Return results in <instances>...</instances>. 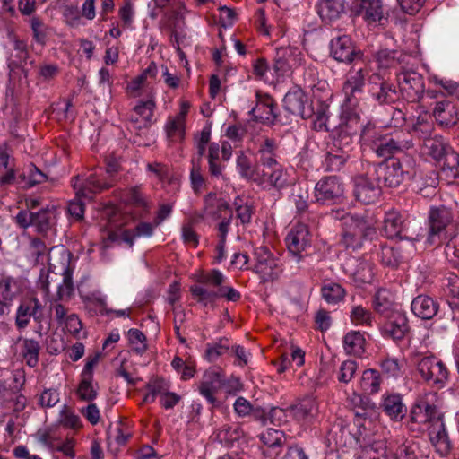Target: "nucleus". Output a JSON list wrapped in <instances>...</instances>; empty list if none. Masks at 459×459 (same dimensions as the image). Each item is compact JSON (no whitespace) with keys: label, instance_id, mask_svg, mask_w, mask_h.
<instances>
[{"label":"nucleus","instance_id":"nucleus-1","mask_svg":"<svg viewBox=\"0 0 459 459\" xmlns=\"http://www.w3.org/2000/svg\"><path fill=\"white\" fill-rule=\"evenodd\" d=\"M371 175L377 178L381 186L396 188L404 181L416 176V161L412 156L404 154L401 158H389L378 163L368 165Z\"/></svg>","mask_w":459,"mask_h":459},{"label":"nucleus","instance_id":"nucleus-2","mask_svg":"<svg viewBox=\"0 0 459 459\" xmlns=\"http://www.w3.org/2000/svg\"><path fill=\"white\" fill-rule=\"evenodd\" d=\"M336 218L342 221L341 244L346 249H359L366 241L372 240L377 235L376 222L366 213L346 212Z\"/></svg>","mask_w":459,"mask_h":459},{"label":"nucleus","instance_id":"nucleus-3","mask_svg":"<svg viewBox=\"0 0 459 459\" xmlns=\"http://www.w3.org/2000/svg\"><path fill=\"white\" fill-rule=\"evenodd\" d=\"M411 360L415 375L430 386L443 387L448 380L449 371L446 364L432 353L411 354Z\"/></svg>","mask_w":459,"mask_h":459},{"label":"nucleus","instance_id":"nucleus-4","mask_svg":"<svg viewBox=\"0 0 459 459\" xmlns=\"http://www.w3.org/2000/svg\"><path fill=\"white\" fill-rule=\"evenodd\" d=\"M454 224L452 209L444 205L429 207L427 218L428 231L425 243L429 246H440L450 238L449 230Z\"/></svg>","mask_w":459,"mask_h":459},{"label":"nucleus","instance_id":"nucleus-5","mask_svg":"<svg viewBox=\"0 0 459 459\" xmlns=\"http://www.w3.org/2000/svg\"><path fill=\"white\" fill-rule=\"evenodd\" d=\"M314 196L320 204H338L344 200V185L336 176L323 177L315 186Z\"/></svg>","mask_w":459,"mask_h":459},{"label":"nucleus","instance_id":"nucleus-6","mask_svg":"<svg viewBox=\"0 0 459 459\" xmlns=\"http://www.w3.org/2000/svg\"><path fill=\"white\" fill-rule=\"evenodd\" d=\"M330 56L339 63L351 65L363 56L362 51L357 47L351 35L340 34L333 36L329 42Z\"/></svg>","mask_w":459,"mask_h":459},{"label":"nucleus","instance_id":"nucleus-7","mask_svg":"<svg viewBox=\"0 0 459 459\" xmlns=\"http://www.w3.org/2000/svg\"><path fill=\"white\" fill-rule=\"evenodd\" d=\"M412 146L411 135L407 132L396 130L391 134H384L374 152L378 157L385 160L394 158V154L404 152Z\"/></svg>","mask_w":459,"mask_h":459},{"label":"nucleus","instance_id":"nucleus-8","mask_svg":"<svg viewBox=\"0 0 459 459\" xmlns=\"http://www.w3.org/2000/svg\"><path fill=\"white\" fill-rule=\"evenodd\" d=\"M382 194V186L377 178L371 175L368 166L365 174L356 176L353 179V195L357 201L364 204L376 203Z\"/></svg>","mask_w":459,"mask_h":459},{"label":"nucleus","instance_id":"nucleus-9","mask_svg":"<svg viewBox=\"0 0 459 459\" xmlns=\"http://www.w3.org/2000/svg\"><path fill=\"white\" fill-rule=\"evenodd\" d=\"M402 97L411 103L420 101L426 92L423 75L414 70H404L397 74Z\"/></svg>","mask_w":459,"mask_h":459},{"label":"nucleus","instance_id":"nucleus-10","mask_svg":"<svg viewBox=\"0 0 459 459\" xmlns=\"http://www.w3.org/2000/svg\"><path fill=\"white\" fill-rule=\"evenodd\" d=\"M255 264L254 272L257 273L263 282L273 281L279 278L282 268L267 247H260L255 251Z\"/></svg>","mask_w":459,"mask_h":459},{"label":"nucleus","instance_id":"nucleus-11","mask_svg":"<svg viewBox=\"0 0 459 459\" xmlns=\"http://www.w3.org/2000/svg\"><path fill=\"white\" fill-rule=\"evenodd\" d=\"M368 73L364 68L351 69L342 85L344 101L342 106L356 108L364 91L365 80Z\"/></svg>","mask_w":459,"mask_h":459},{"label":"nucleus","instance_id":"nucleus-12","mask_svg":"<svg viewBox=\"0 0 459 459\" xmlns=\"http://www.w3.org/2000/svg\"><path fill=\"white\" fill-rule=\"evenodd\" d=\"M31 318L35 323L47 321L48 319L44 306L36 297L27 298L18 306L15 316L16 327L19 330L26 328Z\"/></svg>","mask_w":459,"mask_h":459},{"label":"nucleus","instance_id":"nucleus-13","mask_svg":"<svg viewBox=\"0 0 459 459\" xmlns=\"http://www.w3.org/2000/svg\"><path fill=\"white\" fill-rule=\"evenodd\" d=\"M284 109L292 115L307 119L313 116V109L305 91L299 86L289 90L283 98Z\"/></svg>","mask_w":459,"mask_h":459},{"label":"nucleus","instance_id":"nucleus-14","mask_svg":"<svg viewBox=\"0 0 459 459\" xmlns=\"http://www.w3.org/2000/svg\"><path fill=\"white\" fill-rule=\"evenodd\" d=\"M258 102L250 111L249 115L253 116L255 121L262 122L267 126L275 124H284L281 116L277 113L276 103L269 97L265 96L264 100H260V94H255Z\"/></svg>","mask_w":459,"mask_h":459},{"label":"nucleus","instance_id":"nucleus-15","mask_svg":"<svg viewBox=\"0 0 459 459\" xmlns=\"http://www.w3.org/2000/svg\"><path fill=\"white\" fill-rule=\"evenodd\" d=\"M442 418L443 415L439 412L437 407L425 400L415 403L410 411L411 421L420 425L429 424V426H431Z\"/></svg>","mask_w":459,"mask_h":459},{"label":"nucleus","instance_id":"nucleus-16","mask_svg":"<svg viewBox=\"0 0 459 459\" xmlns=\"http://www.w3.org/2000/svg\"><path fill=\"white\" fill-rule=\"evenodd\" d=\"M289 252L292 254L298 264L301 259L300 253L310 244L309 232L304 224L297 225L291 229L286 238Z\"/></svg>","mask_w":459,"mask_h":459},{"label":"nucleus","instance_id":"nucleus-17","mask_svg":"<svg viewBox=\"0 0 459 459\" xmlns=\"http://www.w3.org/2000/svg\"><path fill=\"white\" fill-rule=\"evenodd\" d=\"M223 382L221 371L210 368L204 372L198 390L209 403L214 405L217 403L215 394L221 388Z\"/></svg>","mask_w":459,"mask_h":459},{"label":"nucleus","instance_id":"nucleus-18","mask_svg":"<svg viewBox=\"0 0 459 459\" xmlns=\"http://www.w3.org/2000/svg\"><path fill=\"white\" fill-rule=\"evenodd\" d=\"M405 230V220L400 212L389 210L385 213L382 232L387 238H408Z\"/></svg>","mask_w":459,"mask_h":459},{"label":"nucleus","instance_id":"nucleus-19","mask_svg":"<svg viewBox=\"0 0 459 459\" xmlns=\"http://www.w3.org/2000/svg\"><path fill=\"white\" fill-rule=\"evenodd\" d=\"M19 294V284L17 280L7 274L0 276V316L10 312L13 300Z\"/></svg>","mask_w":459,"mask_h":459},{"label":"nucleus","instance_id":"nucleus-20","mask_svg":"<svg viewBox=\"0 0 459 459\" xmlns=\"http://www.w3.org/2000/svg\"><path fill=\"white\" fill-rule=\"evenodd\" d=\"M316 12L324 23L331 24L346 13V2L345 0H318Z\"/></svg>","mask_w":459,"mask_h":459},{"label":"nucleus","instance_id":"nucleus-21","mask_svg":"<svg viewBox=\"0 0 459 459\" xmlns=\"http://www.w3.org/2000/svg\"><path fill=\"white\" fill-rule=\"evenodd\" d=\"M254 181L264 188L273 187L280 192L288 186L289 177L283 166H281L264 173L257 171Z\"/></svg>","mask_w":459,"mask_h":459},{"label":"nucleus","instance_id":"nucleus-22","mask_svg":"<svg viewBox=\"0 0 459 459\" xmlns=\"http://www.w3.org/2000/svg\"><path fill=\"white\" fill-rule=\"evenodd\" d=\"M429 437L436 451L441 455H447L452 448L443 418L428 427Z\"/></svg>","mask_w":459,"mask_h":459},{"label":"nucleus","instance_id":"nucleus-23","mask_svg":"<svg viewBox=\"0 0 459 459\" xmlns=\"http://www.w3.org/2000/svg\"><path fill=\"white\" fill-rule=\"evenodd\" d=\"M318 411L317 403L313 397H305L287 407L289 417L297 421H308L314 419Z\"/></svg>","mask_w":459,"mask_h":459},{"label":"nucleus","instance_id":"nucleus-24","mask_svg":"<svg viewBox=\"0 0 459 459\" xmlns=\"http://www.w3.org/2000/svg\"><path fill=\"white\" fill-rule=\"evenodd\" d=\"M411 310L417 317L422 320H430L437 316L439 303L430 296L420 294L412 299Z\"/></svg>","mask_w":459,"mask_h":459},{"label":"nucleus","instance_id":"nucleus-25","mask_svg":"<svg viewBox=\"0 0 459 459\" xmlns=\"http://www.w3.org/2000/svg\"><path fill=\"white\" fill-rule=\"evenodd\" d=\"M117 171V166L109 163L106 169H99L86 178V189L90 193H99L104 189L109 188L112 183L109 178Z\"/></svg>","mask_w":459,"mask_h":459},{"label":"nucleus","instance_id":"nucleus-26","mask_svg":"<svg viewBox=\"0 0 459 459\" xmlns=\"http://www.w3.org/2000/svg\"><path fill=\"white\" fill-rule=\"evenodd\" d=\"M81 178L79 176L72 179L74 189L76 191V197L68 204L69 213L77 220H81L84 214V203L82 198L91 200L95 193H90L86 189V180L79 183Z\"/></svg>","mask_w":459,"mask_h":459},{"label":"nucleus","instance_id":"nucleus-27","mask_svg":"<svg viewBox=\"0 0 459 459\" xmlns=\"http://www.w3.org/2000/svg\"><path fill=\"white\" fill-rule=\"evenodd\" d=\"M433 116L440 126L446 128L455 126L459 120L456 107L448 100L437 102Z\"/></svg>","mask_w":459,"mask_h":459},{"label":"nucleus","instance_id":"nucleus-28","mask_svg":"<svg viewBox=\"0 0 459 459\" xmlns=\"http://www.w3.org/2000/svg\"><path fill=\"white\" fill-rule=\"evenodd\" d=\"M355 13L368 23L381 22L384 18V8L381 0H360L355 7Z\"/></svg>","mask_w":459,"mask_h":459},{"label":"nucleus","instance_id":"nucleus-29","mask_svg":"<svg viewBox=\"0 0 459 459\" xmlns=\"http://www.w3.org/2000/svg\"><path fill=\"white\" fill-rule=\"evenodd\" d=\"M354 108L342 106L340 123L334 131L358 136V132L361 129L360 117Z\"/></svg>","mask_w":459,"mask_h":459},{"label":"nucleus","instance_id":"nucleus-30","mask_svg":"<svg viewBox=\"0 0 459 459\" xmlns=\"http://www.w3.org/2000/svg\"><path fill=\"white\" fill-rule=\"evenodd\" d=\"M407 317L401 313H397L384 325L385 335L392 338L394 341H401L409 332Z\"/></svg>","mask_w":459,"mask_h":459},{"label":"nucleus","instance_id":"nucleus-31","mask_svg":"<svg viewBox=\"0 0 459 459\" xmlns=\"http://www.w3.org/2000/svg\"><path fill=\"white\" fill-rule=\"evenodd\" d=\"M381 407L383 411L394 420H402L406 413V407L399 394H392L384 396Z\"/></svg>","mask_w":459,"mask_h":459},{"label":"nucleus","instance_id":"nucleus-32","mask_svg":"<svg viewBox=\"0 0 459 459\" xmlns=\"http://www.w3.org/2000/svg\"><path fill=\"white\" fill-rule=\"evenodd\" d=\"M371 96L379 105H390L399 99V92L394 85L383 81L379 85L372 87Z\"/></svg>","mask_w":459,"mask_h":459},{"label":"nucleus","instance_id":"nucleus-33","mask_svg":"<svg viewBox=\"0 0 459 459\" xmlns=\"http://www.w3.org/2000/svg\"><path fill=\"white\" fill-rule=\"evenodd\" d=\"M378 68H391L402 63L403 55L395 49L379 48L372 53Z\"/></svg>","mask_w":459,"mask_h":459},{"label":"nucleus","instance_id":"nucleus-34","mask_svg":"<svg viewBox=\"0 0 459 459\" xmlns=\"http://www.w3.org/2000/svg\"><path fill=\"white\" fill-rule=\"evenodd\" d=\"M186 111L180 110L175 117H169L165 125L167 137L170 141L182 140L185 135Z\"/></svg>","mask_w":459,"mask_h":459},{"label":"nucleus","instance_id":"nucleus-35","mask_svg":"<svg viewBox=\"0 0 459 459\" xmlns=\"http://www.w3.org/2000/svg\"><path fill=\"white\" fill-rule=\"evenodd\" d=\"M343 348L346 353L360 356L365 349L364 335L359 331H350L343 337Z\"/></svg>","mask_w":459,"mask_h":459},{"label":"nucleus","instance_id":"nucleus-36","mask_svg":"<svg viewBox=\"0 0 459 459\" xmlns=\"http://www.w3.org/2000/svg\"><path fill=\"white\" fill-rule=\"evenodd\" d=\"M350 158V154L330 145L325 158V168L329 171H339Z\"/></svg>","mask_w":459,"mask_h":459},{"label":"nucleus","instance_id":"nucleus-37","mask_svg":"<svg viewBox=\"0 0 459 459\" xmlns=\"http://www.w3.org/2000/svg\"><path fill=\"white\" fill-rule=\"evenodd\" d=\"M290 200L295 205L296 212L305 213L308 209L309 191L307 186L298 184L293 186Z\"/></svg>","mask_w":459,"mask_h":459},{"label":"nucleus","instance_id":"nucleus-38","mask_svg":"<svg viewBox=\"0 0 459 459\" xmlns=\"http://www.w3.org/2000/svg\"><path fill=\"white\" fill-rule=\"evenodd\" d=\"M382 379L380 373L373 368H368L363 371L359 385L363 392L372 394L380 390Z\"/></svg>","mask_w":459,"mask_h":459},{"label":"nucleus","instance_id":"nucleus-39","mask_svg":"<svg viewBox=\"0 0 459 459\" xmlns=\"http://www.w3.org/2000/svg\"><path fill=\"white\" fill-rule=\"evenodd\" d=\"M384 133L379 127L368 122L361 127L359 141L362 144L370 146L375 151Z\"/></svg>","mask_w":459,"mask_h":459},{"label":"nucleus","instance_id":"nucleus-40","mask_svg":"<svg viewBox=\"0 0 459 459\" xmlns=\"http://www.w3.org/2000/svg\"><path fill=\"white\" fill-rule=\"evenodd\" d=\"M13 48L16 51V60H11L8 64V67L11 72L14 71L15 68H21L24 77H27L28 70L23 67V64H25L29 58L27 44L23 40L14 39Z\"/></svg>","mask_w":459,"mask_h":459},{"label":"nucleus","instance_id":"nucleus-41","mask_svg":"<svg viewBox=\"0 0 459 459\" xmlns=\"http://www.w3.org/2000/svg\"><path fill=\"white\" fill-rule=\"evenodd\" d=\"M40 345L34 339L25 338L22 341V355L29 367L34 368L39 360Z\"/></svg>","mask_w":459,"mask_h":459},{"label":"nucleus","instance_id":"nucleus-42","mask_svg":"<svg viewBox=\"0 0 459 459\" xmlns=\"http://www.w3.org/2000/svg\"><path fill=\"white\" fill-rule=\"evenodd\" d=\"M357 135L333 130L331 145L345 153L351 155L352 151L357 145Z\"/></svg>","mask_w":459,"mask_h":459},{"label":"nucleus","instance_id":"nucleus-43","mask_svg":"<svg viewBox=\"0 0 459 459\" xmlns=\"http://www.w3.org/2000/svg\"><path fill=\"white\" fill-rule=\"evenodd\" d=\"M293 54L290 47H281L276 48L273 68L278 76L284 75L290 70V57Z\"/></svg>","mask_w":459,"mask_h":459},{"label":"nucleus","instance_id":"nucleus-44","mask_svg":"<svg viewBox=\"0 0 459 459\" xmlns=\"http://www.w3.org/2000/svg\"><path fill=\"white\" fill-rule=\"evenodd\" d=\"M153 232V227L149 222H140L135 227L134 230H125L121 232L120 238L122 241L126 243L130 247L134 245L135 238L139 237H151Z\"/></svg>","mask_w":459,"mask_h":459},{"label":"nucleus","instance_id":"nucleus-45","mask_svg":"<svg viewBox=\"0 0 459 459\" xmlns=\"http://www.w3.org/2000/svg\"><path fill=\"white\" fill-rule=\"evenodd\" d=\"M46 180L47 176L33 164L28 167L27 173H22L18 177V184L27 188L41 184Z\"/></svg>","mask_w":459,"mask_h":459},{"label":"nucleus","instance_id":"nucleus-46","mask_svg":"<svg viewBox=\"0 0 459 459\" xmlns=\"http://www.w3.org/2000/svg\"><path fill=\"white\" fill-rule=\"evenodd\" d=\"M424 145L428 151V154L437 162L440 160L444 153L446 152V149L450 146L442 136L438 135L426 139Z\"/></svg>","mask_w":459,"mask_h":459},{"label":"nucleus","instance_id":"nucleus-47","mask_svg":"<svg viewBox=\"0 0 459 459\" xmlns=\"http://www.w3.org/2000/svg\"><path fill=\"white\" fill-rule=\"evenodd\" d=\"M155 108V101L152 98L145 101H139V103L134 108V113L142 118L143 128H149L152 125Z\"/></svg>","mask_w":459,"mask_h":459},{"label":"nucleus","instance_id":"nucleus-48","mask_svg":"<svg viewBox=\"0 0 459 459\" xmlns=\"http://www.w3.org/2000/svg\"><path fill=\"white\" fill-rule=\"evenodd\" d=\"M437 163L443 171H450L454 178L459 176V153L451 146L446 149V152Z\"/></svg>","mask_w":459,"mask_h":459},{"label":"nucleus","instance_id":"nucleus-49","mask_svg":"<svg viewBox=\"0 0 459 459\" xmlns=\"http://www.w3.org/2000/svg\"><path fill=\"white\" fill-rule=\"evenodd\" d=\"M344 288L339 283L330 282L325 284L321 288V294L323 299L328 303L332 305H335L342 301L345 296Z\"/></svg>","mask_w":459,"mask_h":459},{"label":"nucleus","instance_id":"nucleus-50","mask_svg":"<svg viewBox=\"0 0 459 459\" xmlns=\"http://www.w3.org/2000/svg\"><path fill=\"white\" fill-rule=\"evenodd\" d=\"M53 213L48 208L33 212V227L39 233L45 234L51 228Z\"/></svg>","mask_w":459,"mask_h":459},{"label":"nucleus","instance_id":"nucleus-51","mask_svg":"<svg viewBox=\"0 0 459 459\" xmlns=\"http://www.w3.org/2000/svg\"><path fill=\"white\" fill-rule=\"evenodd\" d=\"M237 218L243 225H248L251 222L254 214V206L251 203L244 201L239 196L236 197L233 203Z\"/></svg>","mask_w":459,"mask_h":459},{"label":"nucleus","instance_id":"nucleus-52","mask_svg":"<svg viewBox=\"0 0 459 459\" xmlns=\"http://www.w3.org/2000/svg\"><path fill=\"white\" fill-rule=\"evenodd\" d=\"M393 305L392 294L385 289L378 290L373 299V307L378 314L388 312Z\"/></svg>","mask_w":459,"mask_h":459},{"label":"nucleus","instance_id":"nucleus-53","mask_svg":"<svg viewBox=\"0 0 459 459\" xmlns=\"http://www.w3.org/2000/svg\"><path fill=\"white\" fill-rule=\"evenodd\" d=\"M230 351V343L227 338H220L213 344L207 343L205 358L209 361H215L217 359Z\"/></svg>","mask_w":459,"mask_h":459},{"label":"nucleus","instance_id":"nucleus-54","mask_svg":"<svg viewBox=\"0 0 459 459\" xmlns=\"http://www.w3.org/2000/svg\"><path fill=\"white\" fill-rule=\"evenodd\" d=\"M446 291L452 297L448 302L451 309L459 310V277L456 274L450 273L446 278Z\"/></svg>","mask_w":459,"mask_h":459},{"label":"nucleus","instance_id":"nucleus-55","mask_svg":"<svg viewBox=\"0 0 459 459\" xmlns=\"http://www.w3.org/2000/svg\"><path fill=\"white\" fill-rule=\"evenodd\" d=\"M190 292L197 299V301L207 306L208 303L213 302L217 298L222 296L221 292L209 290L202 285H193L190 287Z\"/></svg>","mask_w":459,"mask_h":459},{"label":"nucleus","instance_id":"nucleus-56","mask_svg":"<svg viewBox=\"0 0 459 459\" xmlns=\"http://www.w3.org/2000/svg\"><path fill=\"white\" fill-rule=\"evenodd\" d=\"M379 257L384 265L396 267L402 260L401 253L394 247L382 246Z\"/></svg>","mask_w":459,"mask_h":459},{"label":"nucleus","instance_id":"nucleus-57","mask_svg":"<svg viewBox=\"0 0 459 459\" xmlns=\"http://www.w3.org/2000/svg\"><path fill=\"white\" fill-rule=\"evenodd\" d=\"M190 182L193 191L199 194L205 184V178L202 174L201 162L192 160V168L190 170Z\"/></svg>","mask_w":459,"mask_h":459},{"label":"nucleus","instance_id":"nucleus-58","mask_svg":"<svg viewBox=\"0 0 459 459\" xmlns=\"http://www.w3.org/2000/svg\"><path fill=\"white\" fill-rule=\"evenodd\" d=\"M353 275L355 281L359 283L371 282L374 278L372 264L368 261L359 262Z\"/></svg>","mask_w":459,"mask_h":459},{"label":"nucleus","instance_id":"nucleus-59","mask_svg":"<svg viewBox=\"0 0 459 459\" xmlns=\"http://www.w3.org/2000/svg\"><path fill=\"white\" fill-rule=\"evenodd\" d=\"M93 378L82 377V380L77 388V394L80 399L83 401H92L97 397V390L92 385Z\"/></svg>","mask_w":459,"mask_h":459},{"label":"nucleus","instance_id":"nucleus-60","mask_svg":"<svg viewBox=\"0 0 459 459\" xmlns=\"http://www.w3.org/2000/svg\"><path fill=\"white\" fill-rule=\"evenodd\" d=\"M358 369V364L354 360H345L341 364L337 373V379L340 383L348 384L353 378Z\"/></svg>","mask_w":459,"mask_h":459},{"label":"nucleus","instance_id":"nucleus-61","mask_svg":"<svg viewBox=\"0 0 459 459\" xmlns=\"http://www.w3.org/2000/svg\"><path fill=\"white\" fill-rule=\"evenodd\" d=\"M73 273L69 267H65L63 272V282L58 286L57 296L59 299L70 298L74 292V283L72 280Z\"/></svg>","mask_w":459,"mask_h":459},{"label":"nucleus","instance_id":"nucleus-62","mask_svg":"<svg viewBox=\"0 0 459 459\" xmlns=\"http://www.w3.org/2000/svg\"><path fill=\"white\" fill-rule=\"evenodd\" d=\"M350 317L355 325H371L372 315L369 310L362 306H354L351 311Z\"/></svg>","mask_w":459,"mask_h":459},{"label":"nucleus","instance_id":"nucleus-63","mask_svg":"<svg viewBox=\"0 0 459 459\" xmlns=\"http://www.w3.org/2000/svg\"><path fill=\"white\" fill-rule=\"evenodd\" d=\"M261 441L269 447L281 446L284 440V435L281 431L267 429L265 432L260 435Z\"/></svg>","mask_w":459,"mask_h":459},{"label":"nucleus","instance_id":"nucleus-64","mask_svg":"<svg viewBox=\"0 0 459 459\" xmlns=\"http://www.w3.org/2000/svg\"><path fill=\"white\" fill-rule=\"evenodd\" d=\"M237 169L242 178L253 180L254 178H256V172L251 169V161L249 158L243 152H239L238 153Z\"/></svg>","mask_w":459,"mask_h":459}]
</instances>
